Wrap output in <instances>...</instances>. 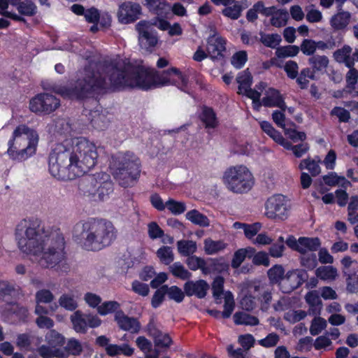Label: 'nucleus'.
I'll return each instance as SVG.
<instances>
[{"mask_svg":"<svg viewBox=\"0 0 358 358\" xmlns=\"http://www.w3.org/2000/svg\"><path fill=\"white\" fill-rule=\"evenodd\" d=\"M187 83V77L176 68L159 73L154 69L136 67L127 60L117 58L97 64L92 71L86 69L84 76L76 81L73 88L61 86L54 90L63 96L83 99L106 89L120 90L138 87L149 90L173 85L185 91Z\"/></svg>","mask_w":358,"mask_h":358,"instance_id":"f257e3e1","label":"nucleus"},{"mask_svg":"<svg viewBox=\"0 0 358 358\" xmlns=\"http://www.w3.org/2000/svg\"><path fill=\"white\" fill-rule=\"evenodd\" d=\"M15 240L20 252L30 255L42 267L58 268L65 263L63 234L45 229L38 218L22 220L15 227Z\"/></svg>","mask_w":358,"mask_h":358,"instance_id":"f03ea898","label":"nucleus"},{"mask_svg":"<svg viewBox=\"0 0 358 358\" xmlns=\"http://www.w3.org/2000/svg\"><path fill=\"white\" fill-rule=\"evenodd\" d=\"M98 158L95 144L85 138L66 139L55 145L49 157V171L60 180H73L92 169Z\"/></svg>","mask_w":358,"mask_h":358,"instance_id":"7ed1b4c3","label":"nucleus"},{"mask_svg":"<svg viewBox=\"0 0 358 358\" xmlns=\"http://www.w3.org/2000/svg\"><path fill=\"white\" fill-rule=\"evenodd\" d=\"M74 236L86 250L97 251L109 245L115 238V230L110 222L88 219L78 222L73 229Z\"/></svg>","mask_w":358,"mask_h":358,"instance_id":"20e7f679","label":"nucleus"},{"mask_svg":"<svg viewBox=\"0 0 358 358\" xmlns=\"http://www.w3.org/2000/svg\"><path fill=\"white\" fill-rule=\"evenodd\" d=\"M39 141L38 132L24 124L18 125L13 131L8 141L7 154L17 162H23L34 155Z\"/></svg>","mask_w":358,"mask_h":358,"instance_id":"39448f33","label":"nucleus"},{"mask_svg":"<svg viewBox=\"0 0 358 358\" xmlns=\"http://www.w3.org/2000/svg\"><path fill=\"white\" fill-rule=\"evenodd\" d=\"M111 174L120 185H131L140 175V163L132 152H119L111 157L110 162Z\"/></svg>","mask_w":358,"mask_h":358,"instance_id":"423d86ee","label":"nucleus"},{"mask_svg":"<svg viewBox=\"0 0 358 358\" xmlns=\"http://www.w3.org/2000/svg\"><path fill=\"white\" fill-rule=\"evenodd\" d=\"M222 181L227 189L235 194L248 192L255 184V178L244 165H236L227 169L224 173Z\"/></svg>","mask_w":358,"mask_h":358,"instance_id":"0eeeda50","label":"nucleus"},{"mask_svg":"<svg viewBox=\"0 0 358 358\" xmlns=\"http://www.w3.org/2000/svg\"><path fill=\"white\" fill-rule=\"evenodd\" d=\"M113 191L110 176L105 173H98L89 178L84 189L85 194L91 196L94 201H99L107 199Z\"/></svg>","mask_w":358,"mask_h":358,"instance_id":"6e6552de","label":"nucleus"},{"mask_svg":"<svg viewBox=\"0 0 358 358\" xmlns=\"http://www.w3.org/2000/svg\"><path fill=\"white\" fill-rule=\"evenodd\" d=\"M289 211V202L282 194H274L265 202L264 215L274 220H285Z\"/></svg>","mask_w":358,"mask_h":358,"instance_id":"1a4fd4ad","label":"nucleus"},{"mask_svg":"<svg viewBox=\"0 0 358 358\" xmlns=\"http://www.w3.org/2000/svg\"><path fill=\"white\" fill-rule=\"evenodd\" d=\"M60 106V101L48 93H42L33 97L29 101V109L35 113L50 114Z\"/></svg>","mask_w":358,"mask_h":358,"instance_id":"9d476101","label":"nucleus"},{"mask_svg":"<svg viewBox=\"0 0 358 358\" xmlns=\"http://www.w3.org/2000/svg\"><path fill=\"white\" fill-rule=\"evenodd\" d=\"M71 322L73 329L78 333H85L88 327H98L101 323V320L98 316L84 314L80 310H76L71 315Z\"/></svg>","mask_w":358,"mask_h":358,"instance_id":"9b49d317","label":"nucleus"},{"mask_svg":"<svg viewBox=\"0 0 358 358\" xmlns=\"http://www.w3.org/2000/svg\"><path fill=\"white\" fill-rule=\"evenodd\" d=\"M136 28L138 32V42L142 48L148 50L157 45V38L150 22L140 21L136 25Z\"/></svg>","mask_w":358,"mask_h":358,"instance_id":"f8f14e48","label":"nucleus"},{"mask_svg":"<svg viewBox=\"0 0 358 358\" xmlns=\"http://www.w3.org/2000/svg\"><path fill=\"white\" fill-rule=\"evenodd\" d=\"M308 278V274L303 269H294L289 271L282 281L280 286L285 293H289L301 286Z\"/></svg>","mask_w":358,"mask_h":358,"instance_id":"ddd939ff","label":"nucleus"},{"mask_svg":"<svg viewBox=\"0 0 358 358\" xmlns=\"http://www.w3.org/2000/svg\"><path fill=\"white\" fill-rule=\"evenodd\" d=\"M141 15V6L139 3L125 1L120 6L117 11L118 20L121 23L129 24L136 21Z\"/></svg>","mask_w":358,"mask_h":358,"instance_id":"4468645a","label":"nucleus"},{"mask_svg":"<svg viewBox=\"0 0 358 358\" xmlns=\"http://www.w3.org/2000/svg\"><path fill=\"white\" fill-rule=\"evenodd\" d=\"M225 45V41L218 34L209 36L206 47L208 57L213 60L221 59L223 57V52L226 50Z\"/></svg>","mask_w":358,"mask_h":358,"instance_id":"2eb2a0df","label":"nucleus"},{"mask_svg":"<svg viewBox=\"0 0 358 358\" xmlns=\"http://www.w3.org/2000/svg\"><path fill=\"white\" fill-rule=\"evenodd\" d=\"M208 289V284L203 280H188L184 285V292L187 296L194 295L199 299H203L206 296Z\"/></svg>","mask_w":358,"mask_h":358,"instance_id":"dca6fc26","label":"nucleus"},{"mask_svg":"<svg viewBox=\"0 0 358 358\" xmlns=\"http://www.w3.org/2000/svg\"><path fill=\"white\" fill-rule=\"evenodd\" d=\"M265 96L262 99V104L266 107H278L281 110H285L287 108L284 99L277 90L269 87L266 88Z\"/></svg>","mask_w":358,"mask_h":358,"instance_id":"f3484780","label":"nucleus"},{"mask_svg":"<svg viewBox=\"0 0 358 358\" xmlns=\"http://www.w3.org/2000/svg\"><path fill=\"white\" fill-rule=\"evenodd\" d=\"M115 321L121 329L131 333H138L141 328L140 323L136 318L128 317L122 310L115 313Z\"/></svg>","mask_w":358,"mask_h":358,"instance_id":"a211bd4d","label":"nucleus"},{"mask_svg":"<svg viewBox=\"0 0 358 358\" xmlns=\"http://www.w3.org/2000/svg\"><path fill=\"white\" fill-rule=\"evenodd\" d=\"M148 334L154 338L155 344L159 347H169L171 343L170 336L158 329L152 322L148 325Z\"/></svg>","mask_w":358,"mask_h":358,"instance_id":"6ab92c4d","label":"nucleus"},{"mask_svg":"<svg viewBox=\"0 0 358 358\" xmlns=\"http://www.w3.org/2000/svg\"><path fill=\"white\" fill-rule=\"evenodd\" d=\"M236 81L238 83L239 94L247 96L250 92H255V87L251 88L252 77L248 69L240 72L236 77Z\"/></svg>","mask_w":358,"mask_h":358,"instance_id":"aec40b11","label":"nucleus"},{"mask_svg":"<svg viewBox=\"0 0 358 358\" xmlns=\"http://www.w3.org/2000/svg\"><path fill=\"white\" fill-rule=\"evenodd\" d=\"M305 299L309 305V314L319 315L322 307V303L318 292L317 290L308 292L305 296Z\"/></svg>","mask_w":358,"mask_h":358,"instance_id":"412c9836","label":"nucleus"},{"mask_svg":"<svg viewBox=\"0 0 358 358\" xmlns=\"http://www.w3.org/2000/svg\"><path fill=\"white\" fill-rule=\"evenodd\" d=\"M254 294L259 297L258 300L261 303L262 310H266L272 299L271 290L268 287L258 285L254 286Z\"/></svg>","mask_w":358,"mask_h":358,"instance_id":"4be33fe9","label":"nucleus"},{"mask_svg":"<svg viewBox=\"0 0 358 358\" xmlns=\"http://www.w3.org/2000/svg\"><path fill=\"white\" fill-rule=\"evenodd\" d=\"M350 19V13L341 9L338 10V12L331 17L330 24L335 29H343L349 24Z\"/></svg>","mask_w":358,"mask_h":358,"instance_id":"5701e85b","label":"nucleus"},{"mask_svg":"<svg viewBox=\"0 0 358 358\" xmlns=\"http://www.w3.org/2000/svg\"><path fill=\"white\" fill-rule=\"evenodd\" d=\"M308 64L311 69L316 72H324L329 64V58L325 55H315L308 59Z\"/></svg>","mask_w":358,"mask_h":358,"instance_id":"b1692460","label":"nucleus"},{"mask_svg":"<svg viewBox=\"0 0 358 358\" xmlns=\"http://www.w3.org/2000/svg\"><path fill=\"white\" fill-rule=\"evenodd\" d=\"M37 352L43 358H67V353L52 345H43L37 349Z\"/></svg>","mask_w":358,"mask_h":358,"instance_id":"393cba45","label":"nucleus"},{"mask_svg":"<svg viewBox=\"0 0 358 358\" xmlns=\"http://www.w3.org/2000/svg\"><path fill=\"white\" fill-rule=\"evenodd\" d=\"M59 306L68 311H74L78 306V298L73 293H64L62 294L59 299Z\"/></svg>","mask_w":358,"mask_h":358,"instance_id":"a878e982","label":"nucleus"},{"mask_svg":"<svg viewBox=\"0 0 358 358\" xmlns=\"http://www.w3.org/2000/svg\"><path fill=\"white\" fill-rule=\"evenodd\" d=\"M203 249L205 252L208 255H213L223 251L227 246L223 241H213L210 238L204 240Z\"/></svg>","mask_w":358,"mask_h":358,"instance_id":"bb28decb","label":"nucleus"},{"mask_svg":"<svg viewBox=\"0 0 358 358\" xmlns=\"http://www.w3.org/2000/svg\"><path fill=\"white\" fill-rule=\"evenodd\" d=\"M199 117L206 129H214L218 124L215 113L210 108L204 107Z\"/></svg>","mask_w":358,"mask_h":358,"instance_id":"cd10ccee","label":"nucleus"},{"mask_svg":"<svg viewBox=\"0 0 358 358\" xmlns=\"http://www.w3.org/2000/svg\"><path fill=\"white\" fill-rule=\"evenodd\" d=\"M317 278L325 281H333L338 277V271L332 266H322L315 270Z\"/></svg>","mask_w":358,"mask_h":358,"instance_id":"c85d7f7f","label":"nucleus"},{"mask_svg":"<svg viewBox=\"0 0 358 358\" xmlns=\"http://www.w3.org/2000/svg\"><path fill=\"white\" fill-rule=\"evenodd\" d=\"M300 253L305 254L308 251H315L320 246V240L318 238L300 237Z\"/></svg>","mask_w":358,"mask_h":358,"instance_id":"c756f323","label":"nucleus"},{"mask_svg":"<svg viewBox=\"0 0 358 358\" xmlns=\"http://www.w3.org/2000/svg\"><path fill=\"white\" fill-rule=\"evenodd\" d=\"M177 249L182 256L189 257L196 252L197 245L192 240H180L177 242Z\"/></svg>","mask_w":358,"mask_h":358,"instance_id":"7c9ffc66","label":"nucleus"},{"mask_svg":"<svg viewBox=\"0 0 358 358\" xmlns=\"http://www.w3.org/2000/svg\"><path fill=\"white\" fill-rule=\"evenodd\" d=\"M244 7L241 1H236L232 5H229L222 10V14L233 20L238 19L242 14Z\"/></svg>","mask_w":358,"mask_h":358,"instance_id":"2f4dec72","label":"nucleus"},{"mask_svg":"<svg viewBox=\"0 0 358 358\" xmlns=\"http://www.w3.org/2000/svg\"><path fill=\"white\" fill-rule=\"evenodd\" d=\"M345 276L358 274V262L350 256H345L341 261Z\"/></svg>","mask_w":358,"mask_h":358,"instance_id":"473e14b6","label":"nucleus"},{"mask_svg":"<svg viewBox=\"0 0 358 358\" xmlns=\"http://www.w3.org/2000/svg\"><path fill=\"white\" fill-rule=\"evenodd\" d=\"M320 162V159L317 161L308 157L300 162L299 164V169L300 170H303L306 169L308 170L312 176H316L321 172V169L319 164Z\"/></svg>","mask_w":358,"mask_h":358,"instance_id":"72a5a7b5","label":"nucleus"},{"mask_svg":"<svg viewBox=\"0 0 358 358\" xmlns=\"http://www.w3.org/2000/svg\"><path fill=\"white\" fill-rule=\"evenodd\" d=\"M266 87V83L260 82L255 85V92H250V94L246 96L252 100V106L256 110H259L260 107L263 105L262 101H260V97Z\"/></svg>","mask_w":358,"mask_h":358,"instance_id":"f704fd0d","label":"nucleus"},{"mask_svg":"<svg viewBox=\"0 0 358 358\" xmlns=\"http://www.w3.org/2000/svg\"><path fill=\"white\" fill-rule=\"evenodd\" d=\"M296 83L301 89H306L310 80L315 79V73L310 68L303 69L296 78Z\"/></svg>","mask_w":358,"mask_h":358,"instance_id":"c9c22d12","label":"nucleus"},{"mask_svg":"<svg viewBox=\"0 0 358 358\" xmlns=\"http://www.w3.org/2000/svg\"><path fill=\"white\" fill-rule=\"evenodd\" d=\"M170 273L180 280H189L192 273L179 262L173 263L169 267Z\"/></svg>","mask_w":358,"mask_h":358,"instance_id":"e433bc0d","label":"nucleus"},{"mask_svg":"<svg viewBox=\"0 0 358 358\" xmlns=\"http://www.w3.org/2000/svg\"><path fill=\"white\" fill-rule=\"evenodd\" d=\"M186 218L192 223L200 227H206L210 225L208 218L196 210H192L187 212L186 213Z\"/></svg>","mask_w":358,"mask_h":358,"instance_id":"4c0bfd02","label":"nucleus"},{"mask_svg":"<svg viewBox=\"0 0 358 358\" xmlns=\"http://www.w3.org/2000/svg\"><path fill=\"white\" fill-rule=\"evenodd\" d=\"M51 127L53 132L59 134H69L72 130L69 120L65 118L55 120Z\"/></svg>","mask_w":358,"mask_h":358,"instance_id":"58836bf2","label":"nucleus"},{"mask_svg":"<svg viewBox=\"0 0 358 358\" xmlns=\"http://www.w3.org/2000/svg\"><path fill=\"white\" fill-rule=\"evenodd\" d=\"M234 320L236 324L255 326L259 324V320L252 315L243 312H238L234 315Z\"/></svg>","mask_w":358,"mask_h":358,"instance_id":"ea45409f","label":"nucleus"},{"mask_svg":"<svg viewBox=\"0 0 358 358\" xmlns=\"http://www.w3.org/2000/svg\"><path fill=\"white\" fill-rule=\"evenodd\" d=\"M306 19L310 23H318L322 21L323 15L322 12L318 10L313 4H310L305 7Z\"/></svg>","mask_w":358,"mask_h":358,"instance_id":"a19ab883","label":"nucleus"},{"mask_svg":"<svg viewBox=\"0 0 358 358\" xmlns=\"http://www.w3.org/2000/svg\"><path fill=\"white\" fill-rule=\"evenodd\" d=\"M156 255L160 262L165 265H170L174 260L173 249L169 246L159 248L157 250Z\"/></svg>","mask_w":358,"mask_h":358,"instance_id":"79ce46f5","label":"nucleus"},{"mask_svg":"<svg viewBox=\"0 0 358 358\" xmlns=\"http://www.w3.org/2000/svg\"><path fill=\"white\" fill-rule=\"evenodd\" d=\"M224 278L218 276L215 278L212 284L213 295L215 298L216 303H221L222 299L224 296Z\"/></svg>","mask_w":358,"mask_h":358,"instance_id":"37998d69","label":"nucleus"},{"mask_svg":"<svg viewBox=\"0 0 358 358\" xmlns=\"http://www.w3.org/2000/svg\"><path fill=\"white\" fill-rule=\"evenodd\" d=\"M254 252V250L252 248H242L238 250L234 255V257L231 261V266L237 268L240 266L242 262L245 260L248 255H252Z\"/></svg>","mask_w":358,"mask_h":358,"instance_id":"c03bdc74","label":"nucleus"},{"mask_svg":"<svg viewBox=\"0 0 358 358\" xmlns=\"http://www.w3.org/2000/svg\"><path fill=\"white\" fill-rule=\"evenodd\" d=\"M224 310L222 311V317L228 318L231 316L234 311L235 302L232 293L229 291L225 292L224 296Z\"/></svg>","mask_w":358,"mask_h":358,"instance_id":"a18cd8bd","label":"nucleus"},{"mask_svg":"<svg viewBox=\"0 0 358 358\" xmlns=\"http://www.w3.org/2000/svg\"><path fill=\"white\" fill-rule=\"evenodd\" d=\"M289 13L285 10H279L272 15L271 24L275 27H282L287 24Z\"/></svg>","mask_w":358,"mask_h":358,"instance_id":"49530a36","label":"nucleus"},{"mask_svg":"<svg viewBox=\"0 0 358 358\" xmlns=\"http://www.w3.org/2000/svg\"><path fill=\"white\" fill-rule=\"evenodd\" d=\"M145 5L150 11L156 13L157 15H161L169 6L162 0H145Z\"/></svg>","mask_w":358,"mask_h":358,"instance_id":"de8ad7c7","label":"nucleus"},{"mask_svg":"<svg viewBox=\"0 0 358 358\" xmlns=\"http://www.w3.org/2000/svg\"><path fill=\"white\" fill-rule=\"evenodd\" d=\"M261 42L266 46L275 48L278 46L282 41L280 35L278 34H266L264 33L260 34Z\"/></svg>","mask_w":358,"mask_h":358,"instance_id":"09e8293b","label":"nucleus"},{"mask_svg":"<svg viewBox=\"0 0 358 358\" xmlns=\"http://www.w3.org/2000/svg\"><path fill=\"white\" fill-rule=\"evenodd\" d=\"M299 52V48L296 45H286L277 48L275 55L278 58H285L296 56Z\"/></svg>","mask_w":358,"mask_h":358,"instance_id":"8fccbe9b","label":"nucleus"},{"mask_svg":"<svg viewBox=\"0 0 358 358\" xmlns=\"http://www.w3.org/2000/svg\"><path fill=\"white\" fill-rule=\"evenodd\" d=\"M256 297L254 290L245 294L241 301L242 308L248 311L252 310L257 306Z\"/></svg>","mask_w":358,"mask_h":358,"instance_id":"3c124183","label":"nucleus"},{"mask_svg":"<svg viewBox=\"0 0 358 358\" xmlns=\"http://www.w3.org/2000/svg\"><path fill=\"white\" fill-rule=\"evenodd\" d=\"M164 287H166V293L170 299L173 300L177 303L182 301L185 297V292H183L180 288L176 285L171 287L164 285Z\"/></svg>","mask_w":358,"mask_h":358,"instance_id":"603ef678","label":"nucleus"},{"mask_svg":"<svg viewBox=\"0 0 358 358\" xmlns=\"http://www.w3.org/2000/svg\"><path fill=\"white\" fill-rule=\"evenodd\" d=\"M45 339L50 345L57 348V346H62L64 343V338L55 330H50L45 336Z\"/></svg>","mask_w":358,"mask_h":358,"instance_id":"864d4df0","label":"nucleus"},{"mask_svg":"<svg viewBox=\"0 0 358 358\" xmlns=\"http://www.w3.org/2000/svg\"><path fill=\"white\" fill-rule=\"evenodd\" d=\"M166 207L173 215H180L186 210V206L184 202L177 201L172 199L166 202Z\"/></svg>","mask_w":358,"mask_h":358,"instance_id":"5fc2aeb1","label":"nucleus"},{"mask_svg":"<svg viewBox=\"0 0 358 358\" xmlns=\"http://www.w3.org/2000/svg\"><path fill=\"white\" fill-rule=\"evenodd\" d=\"M120 303L115 301H109L103 302L98 308L97 312L101 315H106L112 313L120 308Z\"/></svg>","mask_w":358,"mask_h":358,"instance_id":"6e6d98bb","label":"nucleus"},{"mask_svg":"<svg viewBox=\"0 0 358 358\" xmlns=\"http://www.w3.org/2000/svg\"><path fill=\"white\" fill-rule=\"evenodd\" d=\"M55 299V296L49 289H41L36 292L35 300L38 303H50Z\"/></svg>","mask_w":358,"mask_h":358,"instance_id":"4d7b16f0","label":"nucleus"},{"mask_svg":"<svg viewBox=\"0 0 358 358\" xmlns=\"http://www.w3.org/2000/svg\"><path fill=\"white\" fill-rule=\"evenodd\" d=\"M327 326V320L320 317H315L310 327V332L313 336L318 335Z\"/></svg>","mask_w":358,"mask_h":358,"instance_id":"13d9d810","label":"nucleus"},{"mask_svg":"<svg viewBox=\"0 0 358 358\" xmlns=\"http://www.w3.org/2000/svg\"><path fill=\"white\" fill-rule=\"evenodd\" d=\"M285 271L281 265H275L268 271V275L272 282H280L284 278Z\"/></svg>","mask_w":358,"mask_h":358,"instance_id":"bf43d9fd","label":"nucleus"},{"mask_svg":"<svg viewBox=\"0 0 358 358\" xmlns=\"http://www.w3.org/2000/svg\"><path fill=\"white\" fill-rule=\"evenodd\" d=\"M285 149L292 150L296 157L300 158L308 152L310 149V146L307 143L293 145L290 142H289V145H287Z\"/></svg>","mask_w":358,"mask_h":358,"instance_id":"052dcab7","label":"nucleus"},{"mask_svg":"<svg viewBox=\"0 0 358 358\" xmlns=\"http://www.w3.org/2000/svg\"><path fill=\"white\" fill-rule=\"evenodd\" d=\"M8 315L15 314L20 319H24L27 317L28 310L26 308L20 306L17 303H10L7 305L6 310Z\"/></svg>","mask_w":358,"mask_h":358,"instance_id":"680f3d73","label":"nucleus"},{"mask_svg":"<svg viewBox=\"0 0 358 358\" xmlns=\"http://www.w3.org/2000/svg\"><path fill=\"white\" fill-rule=\"evenodd\" d=\"M17 10L22 15L31 16L36 13V6L31 1H24L18 5Z\"/></svg>","mask_w":358,"mask_h":358,"instance_id":"e2e57ef3","label":"nucleus"},{"mask_svg":"<svg viewBox=\"0 0 358 358\" xmlns=\"http://www.w3.org/2000/svg\"><path fill=\"white\" fill-rule=\"evenodd\" d=\"M301 264L308 269H313L317 266L316 255L314 253L301 254Z\"/></svg>","mask_w":358,"mask_h":358,"instance_id":"0e129e2a","label":"nucleus"},{"mask_svg":"<svg viewBox=\"0 0 358 358\" xmlns=\"http://www.w3.org/2000/svg\"><path fill=\"white\" fill-rule=\"evenodd\" d=\"M136 343L138 348L143 351L145 355L152 353L156 349H152V343L144 336H139L136 340Z\"/></svg>","mask_w":358,"mask_h":358,"instance_id":"69168bd1","label":"nucleus"},{"mask_svg":"<svg viewBox=\"0 0 358 358\" xmlns=\"http://www.w3.org/2000/svg\"><path fill=\"white\" fill-rule=\"evenodd\" d=\"M299 50L306 55H312L317 50L316 42L310 39H304L299 48Z\"/></svg>","mask_w":358,"mask_h":358,"instance_id":"338daca9","label":"nucleus"},{"mask_svg":"<svg viewBox=\"0 0 358 358\" xmlns=\"http://www.w3.org/2000/svg\"><path fill=\"white\" fill-rule=\"evenodd\" d=\"M82 351L83 348L81 343L76 339H71L69 341L64 352L67 353V356L69 354L76 356L79 355Z\"/></svg>","mask_w":358,"mask_h":358,"instance_id":"774afa93","label":"nucleus"}]
</instances>
